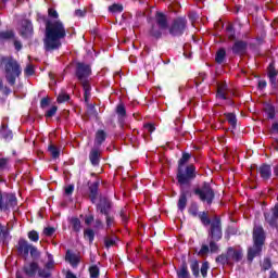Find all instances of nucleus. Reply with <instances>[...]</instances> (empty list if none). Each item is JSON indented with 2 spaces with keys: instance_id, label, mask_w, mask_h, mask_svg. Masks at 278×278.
<instances>
[{
  "instance_id": "f257e3e1",
  "label": "nucleus",
  "mask_w": 278,
  "mask_h": 278,
  "mask_svg": "<svg viewBox=\"0 0 278 278\" xmlns=\"http://www.w3.org/2000/svg\"><path fill=\"white\" fill-rule=\"evenodd\" d=\"M66 38V27L60 20L48 21L46 23V37L43 45L46 51H55L62 47V40Z\"/></svg>"
},
{
  "instance_id": "f03ea898",
  "label": "nucleus",
  "mask_w": 278,
  "mask_h": 278,
  "mask_svg": "<svg viewBox=\"0 0 278 278\" xmlns=\"http://www.w3.org/2000/svg\"><path fill=\"white\" fill-rule=\"evenodd\" d=\"M190 153H184L181 159L178 161L177 179L180 186H188V184L197 177V167H194V165H189L184 170V165L190 161Z\"/></svg>"
},
{
  "instance_id": "7ed1b4c3",
  "label": "nucleus",
  "mask_w": 278,
  "mask_h": 278,
  "mask_svg": "<svg viewBox=\"0 0 278 278\" xmlns=\"http://www.w3.org/2000/svg\"><path fill=\"white\" fill-rule=\"evenodd\" d=\"M266 240V235L264 233V228L262 226H254L253 229V247L249 249L248 260L253 262V258L257 257L262 253V247Z\"/></svg>"
},
{
  "instance_id": "20e7f679",
  "label": "nucleus",
  "mask_w": 278,
  "mask_h": 278,
  "mask_svg": "<svg viewBox=\"0 0 278 278\" xmlns=\"http://www.w3.org/2000/svg\"><path fill=\"white\" fill-rule=\"evenodd\" d=\"M199 218L202 224L205 226L211 225V230L208 232L210 238L213 240H220L223 238V228L220 227V218L214 217L213 220H210L207 213L203 212L199 215Z\"/></svg>"
},
{
  "instance_id": "39448f33",
  "label": "nucleus",
  "mask_w": 278,
  "mask_h": 278,
  "mask_svg": "<svg viewBox=\"0 0 278 278\" xmlns=\"http://www.w3.org/2000/svg\"><path fill=\"white\" fill-rule=\"evenodd\" d=\"M91 70L89 65L84 63H78L76 68V76L79 81L83 84V88L85 90V100L88 101V97H90V84H88V77H90Z\"/></svg>"
},
{
  "instance_id": "423d86ee",
  "label": "nucleus",
  "mask_w": 278,
  "mask_h": 278,
  "mask_svg": "<svg viewBox=\"0 0 278 278\" xmlns=\"http://www.w3.org/2000/svg\"><path fill=\"white\" fill-rule=\"evenodd\" d=\"M242 260V250L236 248H229L226 254H222L216 257L218 264H227L231 266L235 262Z\"/></svg>"
},
{
  "instance_id": "0eeeda50",
  "label": "nucleus",
  "mask_w": 278,
  "mask_h": 278,
  "mask_svg": "<svg viewBox=\"0 0 278 278\" xmlns=\"http://www.w3.org/2000/svg\"><path fill=\"white\" fill-rule=\"evenodd\" d=\"M21 75V65L13 59H7L5 63V78L11 86H14L16 77Z\"/></svg>"
},
{
  "instance_id": "6e6552de",
  "label": "nucleus",
  "mask_w": 278,
  "mask_h": 278,
  "mask_svg": "<svg viewBox=\"0 0 278 278\" xmlns=\"http://www.w3.org/2000/svg\"><path fill=\"white\" fill-rule=\"evenodd\" d=\"M194 194L199 197L203 203H207V205H212V202L214 201V190L207 182H205L202 187L197 188L194 190Z\"/></svg>"
},
{
  "instance_id": "1a4fd4ad",
  "label": "nucleus",
  "mask_w": 278,
  "mask_h": 278,
  "mask_svg": "<svg viewBox=\"0 0 278 278\" xmlns=\"http://www.w3.org/2000/svg\"><path fill=\"white\" fill-rule=\"evenodd\" d=\"M186 18L178 17L173 21V23L169 26V34L170 36H181L186 31Z\"/></svg>"
},
{
  "instance_id": "9d476101",
  "label": "nucleus",
  "mask_w": 278,
  "mask_h": 278,
  "mask_svg": "<svg viewBox=\"0 0 278 278\" xmlns=\"http://www.w3.org/2000/svg\"><path fill=\"white\" fill-rule=\"evenodd\" d=\"M16 203V197L8 194L3 197L2 203L0 204V210H2V212H8V210H14Z\"/></svg>"
},
{
  "instance_id": "9b49d317",
  "label": "nucleus",
  "mask_w": 278,
  "mask_h": 278,
  "mask_svg": "<svg viewBox=\"0 0 278 278\" xmlns=\"http://www.w3.org/2000/svg\"><path fill=\"white\" fill-rule=\"evenodd\" d=\"M265 220L270 227H277L278 203L271 208V211L265 213Z\"/></svg>"
},
{
  "instance_id": "f8f14e48",
  "label": "nucleus",
  "mask_w": 278,
  "mask_h": 278,
  "mask_svg": "<svg viewBox=\"0 0 278 278\" xmlns=\"http://www.w3.org/2000/svg\"><path fill=\"white\" fill-rule=\"evenodd\" d=\"M20 34L23 38H29L34 34V26L28 20H24L20 26Z\"/></svg>"
},
{
  "instance_id": "ddd939ff",
  "label": "nucleus",
  "mask_w": 278,
  "mask_h": 278,
  "mask_svg": "<svg viewBox=\"0 0 278 278\" xmlns=\"http://www.w3.org/2000/svg\"><path fill=\"white\" fill-rule=\"evenodd\" d=\"M39 265L36 262L27 263L24 265L23 270L26 277L34 278L38 273Z\"/></svg>"
},
{
  "instance_id": "4468645a",
  "label": "nucleus",
  "mask_w": 278,
  "mask_h": 278,
  "mask_svg": "<svg viewBox=\"0 0 278 278\" xmlns=\"http://www.w3.org/2000/svg\"><path fill=\"white\" fill-rule=\"evenodd\" d=\"M31 249V244H29L25 239H21L18 241L17 251L21 253V255H24V257H27L29 255V251Z\"/></svg>"
},
{
  "instance_id": "2eb2a0df",
  "label": "nucleus",
  "mask_w": 278,
  "mask_h": 278,
  "mask_svg": "<svg viewBox=\"0 0 278 278\" xmlns=\"http://www.w3.org/2000/svg\"><path fill=\"white\" fill-rule=\"evenodd\" d=\"M155 25L159 26L161 29H168V20L166 18V15L157 12L155 14Z\"/></svg>"
},
{
  "instance_id": "dca6fc26",
  "label": "nucleus",
  "mask_w": 278,
  "mask_h": 278,
  "mask_svg": "<svg viewBox=\"0 0 278 278\" xmlns=\"http://www.w3.org/2000/svg\"><path fill=\"white\" fill-rule=\"evenodd\" d=\"M258 175H261L262 179H270V176L273 175V170L270 168V165L263 164L258 167Z\"/></svg>"
},
{
  "instance_id": "f3484780",
  "label": "nucleus",
  "mask_w": 278,
  "mask_h": 278,
  "mask_svg": "<svg viewBox=\"0 0 278 278\" xmlns=\"http://www.w3.org/2000/svg\"><path fill=\"white\" fill-rule=\"evenodd\" d=\"M217 99H229V89L227 88V84H220L217 87Z\"/></svg>"
},
{
  "instance_id": "a211bd4d",
  "label": "nucleus",
  "mask_w": 278,
  "mask_h": 278,
  "mask_svg": "<svg viewBox=\"0 0 278 278\" xmlns=\"http://www.w3.org/2000/svg\"><path fill=\"white\" fill-rule=\"evenodd\" d=\"M187 205H188L187 193H186V191L181 190L180 197L178 200V210H180V212H184V210H186Z\"/></svg>"
},
{
  "instance_id": "6ab92c4d",
  "label": "nucleus",
  "mask_w": 278,
  "mask_h": 278,
  "mask_svg": "<svg viewBox=\"0 0 278 278\" xmlns=\"http://www.w3.org/2000/svg\"><path fill=\"white\" fill-rule=\"evenodd\" d=\"M66 262H68L72 266H77L79 264V255L67 252L65 255Z\"/></svg>"
},
{
  "instance_id": "aec40b11",
  "label": "nucleus",
  "mask_w": 278,
  "mask_h": 278,
  "mask_svg": "<svg viewBox=\"0 0 278 278\" xmlns=\"http://www.w3.org/2000/svg\"><path fill=\"white\" fill-rule=\"evenodd\" d=\"M99 157H101V152H99L97 149L91 150L89 159L93 166H98Z\"/></svg>"
},
{
  "instance_id": "412c9836",
  "label": "nucleus",
  "mask_w": 278,
  "mask_h": 278,
  "mask_svg": "<svg viewBox=\"0 0 278 278\" xmlns=\"http://www.w3.org/2000/svg\"><path fill=\"white\" fill-rule=\"evenodd\" d=\"M267 75L269 77V81L275 84V79L277 77V70H275V63H270L267 68Z\"/></svg>"
},
{
  "instance_id": "4be33fe9",
  "label": "nucleus",
  "mask_w": 278,
  "mask_h": 278,
  "mask_svg": "<svg viewBox=\"0 0 278 278\" xmlns=\"http://www.w3.org/2000/svg\"><path fill=\"white\" fill-rule=\"evenodd\" d=\"M98 210H100L101 214H108L110 211V201L108 199H103L98 204Z\"/></svg>"
},
{
  "instance_id": "5701e85b",
  "label": "nucleus",
  "mask_w": 278,
  "mask_h": 278,
  "mask_svg": "<svg viewBox=\"0 0 278 278\" xmlns=\"http://www.w3.org/2000/svg\"><path fill=\"white\" fill-rule=\"evenodd\" d=\"M103 142H105V131L98 130L96 134L94 144H96V147H101V144H103Z\"/></svg>"
},
{
  "instance_id": "b1692460",
  "label": "nucleus",
  "mask_w": 278,
  "mask_h": 278,
  "mask_svg": "<svg viewBox=\"0 0 278 278\" xmlns=\"http://www.w3.org/2000/svg\"><path fill=\"white\" fill-rule=\"evenodd\" d=\"M166 29H161L160 26H157L156 24L152 25V28L150 30V35L153 38H162V33L165 31Z\"/></svg>"
},
{
  "instance_id": "393cba45",
  "label": "nucleus",
  "mask_w": 278,
  "mask_h": 278,
  "mask_svg": "<svg viewBox=\"0 0 278 278\" xmlns=\"http://www.w3.org/2000/svg\"><path fill=\"white\" fill-rule=\"evenodd\" d=\"M244 49H247V43L244 41H237L232 47L233 53L239 54H241L244 51Z\"/></svg>"
},
{
  "instance_id": "a878e982",
  "label": "nucleus",
  "mask_w": 278,
  "mask_h": 278,
  "mask_svg": "<svg viewBox=\"0 0 278 278\" xmlns=\"http://www.w3.org/2000/svg\"><path fill=\"white\" fill-rule=\"evenodd\" d=\"M1 136L4 140H12V130L8 129V125L2 123Z\"/></svg>"
},
{
  "instance_id": "bb28decb",
  "label": "nucleus",
  "mask_w": 278,
  "mask_h": 278,
  "mask_svg": "<svg viewBox=\"0 0 278 278\" xmlns=\"http://www.w3.org/2000/svg\"><path fill=\"white\" fill-rule=\"evenodd\" d=\"M84 238L85 240H88L90 244H92V242H94V230L90 228L85 229Z\"/></svg>"
},
{
  "instance_id": "cd10ccee",
  "label": "nucleus",
  "mask_w": 278,
  "mask_h": 278,
  "mask_svg": "<svg viewBox=\"0 0 278 278\" xmlns=\"http://www.w3.org/2000/svg\"><path fill=\"white\" fill-rule=\"evenodd\" d=\"M50 155L54 159L58 160V157H60V149H58V147L50 144L48 148Z\"/></svg>"
},
{
  "instance_id": "c85d7f7f",
  "label": "nucleus",
  "mask_w": 278,
  "mask_h": 278,
  "mask_svg": "<svg viewBox=\"0 0 278 278\" xmlns=\"http://www.w3.org/2000/svg\"><path fill=\"white\" fill-rule=\"evenodd\" d=\"M225 55H227V52H225V49H220L217 53H216V62L218 64H223V62L225 61Z\"/></svg>"
},
{
  "instance_id": "c756f323",
  "label": "nucleus",
  "mask_w": 278,
  "mask_h": 278,
  "mask_svg": "<svg viewBox=\"0 0 278 278\" xmlns=\"http://www.w3.org/2000/svg\"><path fill=\"white\" fill-rule=\"evenodd\" d=\"M37 273H38V277H41V278H49V277H51V271L48 268H46V267L43 269L38 267Z\"/></svg>"
},
{
  "instance_id": "7c9ffc66",
  "label": "nucleus",
  "mask_w": 278,
  "mask_h": 278,
  "mask_svg": "<svg viewBox=\"0 0 278 278\" xmlns=\"http://www.w3.org/2000/svg\"><path fill=\"white\" fill-rule=\"evenodd\" d=\"M71 223L74 231L81 230V222L79 220V218H72Z\"/></svg>"
},
{
  "instance_id": "2f4dec72",
  "label": "nucleus",
  "mask_w": 278,
  "mask_h": 278,
  "mask_svg": "<svg viewBox=\"0 0 278 278\" xmlns=\"http://www.w3.org/2000/svg\"><path fill=\"white\" fill-rule=\"evenodd\" d=\"M225 116L229 125H231L232 127H236V123H237L236 115L233 113H227L225 114Z\"/></svg>"
},
{
  "instance_id": "473e14b6",
  "label": "nucleus",
  "mask_w": 278,
  "mask_h": 278,
  "mask_svg": "<svg viewBox=\"0 0 278 278\" xmlns=\"http://www.w3.org/2000/svg\"><path fill=\"white\" fill-rule=\"evenodd\" d=\"M70 99H71V97L66 92L62 91L59 94L56 101H58V103H64V102L68 101Z\"/></svg>"
},
{
  "instance_id": "72a5a7b5",
  "label": "nucleus",
  "mask_w": 278,
  "mask_h": 278,
  "mask_svg": "<svg viewBox=\"0 0 278 278\" xmlns=\"http://www.w3.org/2000/svg\"><path fill=\"white\" fill-rule=\"evenodd\" d=\"M116 113L118 114V116H121V118H125L127 111H125V105L119 104L116 108Z\"/></svg>"
},
{
  "instance_id": "f704fd0d",
  "label": "nucleus",
  "mask_w": 278,
  "mask_h": 278,
  "mask_svg": "<svg viewBox=\"0 0 278 278\" xmlns=\"http://www.w3.org/2000/svg\"><path fill=\"white\" fill-rule=\"evenodd\" d=\"M10 38H14L13 31H2L0 33V40H8Z\"/></svg>"
},
{
  "instance_id": "c9c22d12",
  "label": "nucleus",
  "mask_w": 278,
  "mask_h": 278,
  "mask_svg": "<svg viewBox=\"0 0 278 278\" xmlns=\"http://www.w3.org/2000/svg\"><path fill=\"white\" fill-rule=\"evenodd\" d=\"M28 238L29 240H31V242H38V240L40 239V237L38 236V232L35 230H31L28 232Z\"/></svg>"
},
{
  "instance_id": "e433bc0d",
  "label": "nucleus",
  "mask_w": 278,
  "mask_h": 278,
  "mask_svg": "<svg viewBox=\"0 0 278 278\" xmlns=\"http://www.w3.org/2000/svg\"><path fill=\"white\" fill-rule=\"evenodd\" d=\"M207 253H210V247H207V244H203L199 251V255L201 257H205V255H207Z\"/></svg>"
},
{
  "instance_id": "4c0bfd02",
  "label": "nucleus",
  "mask_w": 278,
  "mask_h": 278,
  "mask_svg": "<svg viewBox=\"0 0 278 278\" xmlns=\"http://www.w3.org/2000/svg\"><path fill=\"white\" fill-rule=\"evenodd\" d=\"M48 262L46 263V268L48 270H53L54 266H55V263L53 262V256L52 255H49L48 256Z\"/></svg>"
},
{
  "instance_id": "58836bf2",
  "label": "nucleus",
  "mask_w": 278,
  "mask_h": 278,
  "mask_svg": "<svg viewBox=\"0 0 278 278\" xmlns=\"http://www.w3.org/2000/svg\"><path fill=\"white\" fill-rule=\"evenodd\" d=\"M178 278H190L188 274V267H182L178 273Z\"/></svg>"
},
{
  "instance_id": "ea45409f",
  "label": "nucleus",
  "mask_w": 278,
  "mask_h": 278,
  "mask_svg": "<svg viewBox=\"0 0 278 278\" xmlns=\"http://www.w3.org/2000/svg\"><path fill=\"white\" fill-rule=\"evenodd\" d=\"M90 277L91 278H98L99 277V267L97 266H91L89 268Z\"/></svg>"
},
{
  "instance_id": "a19ab883",
  "label": "nucleus",
  "mask_w": 278,
  "mask_h": 278,
  "mask_svg": "<svg viewBox=\"0 0 278 278\" xmlns=\"http://www.w3.org/2000/svg\"><path fill=\"white\" fill-rule=\"evenodd\" d=\"M109 10L111 12H113L114 14H116L118 12H123V5H121V4H113V5L109 7Z\"/></svg>"
},
{
  "instance_id": "79ce46f5",
  "label": "nucleus",
  "mask_w": 278,
  "mask_h": 278,
  "mask_svg": "<svg viewBox=\"0 0 278 278\" xmlns=\"http://www.w3.org/2000/svg\"><path fill=\"white\" fill-rule=\"evenodd\" d=\"M191 270H192V274L194 275V277H199V262L198 261H194L191 264Z\"/></svg>"
},
{
  "instance_id": "37998d69",
  "label": "nucleus",
  "mask_w": 278,
  "mask_h": 278,
  "mask_svg": "<svg viewBox=\"0 0 278 278\" xmlns=\"http://www.w3.org/2000/svg\"><path fill=\"white\" fill-rule=\"evenodd\" d=\"M31 257H34L35 260L40 257V252L38 251V248L30 245V251H29Z\"/></svg>"
},
{
  "instance_id": "c03bdc74",
  "label": "nucleus",
  "mask_w": 278,
  "mask_h": 278,
  "mask_svg": "<svg viewBox=\"0 0 278 278\" xmlns=\"http://www.w3.org/2000/svg\"><path fill=\"white\" fill-rule=\"evenodd\" d=\"M216 240H214L212 237H211V241H210V251L211 253H216L218 251V245L216 244L215 242Z\"/></svg>"
},
{
  "instance_id": "a18cd8bd",
  "label": "nucleus",
  "mask_w": 278,
  "mask_h": 278,
  "mask_svg": "<svg viewBox=\"0 0 278 278\" xmlns=\"http://www.w3.org/2000/svg\"><path fill=\"white\" fill-rule=\"evenodd\" d=\"M56 112H58V106H52L49 111H47L46 118H52V116H55Z\"/></svg>"
},
{
  "instance_id": "49530a36",
  "label": "nucleus",
  "mask_w": 278,
  "mask_h": 278,
  "mask_svg": "<svg viewBox=\"0 0 278 278\" xmlns=\"http://www.w3.org/2000/svg\"><path fill=\"white\" fill-rule=\"evenodd\" d=\"M270 266H271L270 258H265L262 263V269L270 270Z\"/></svg>"
},
{
  "instance_id": "de8ad7c7",
  "label": "nucleus",
  "mask_w": 278,
  "mask_h": 278,
  "mask_svg": "<svg viewBox=\"0 0 278 278\" xmlns=\"http://www.w3.org/2000/svg\"><path fill=\"white\" fill-rule=\"evenodd\" d=\"M207 270H210V265L207 263H203L201 266L202 277H207Z\"/></svg>"
},
{
  "instance_id": "09e8293b",
  "label": "nucleus",
  "mask_w": 278,
  "mask_h": 278,
  "mask_svg": "<svg viewBox=\"0 0 278 278\" xmlns=\"http://www.w3.org/2000/svg\"><path fill=\"white\" fill-rule=\"evenodd\" d=\"M48 16L50 17V18H59V14H58V11L55 10V9H53V8H50L49 10H48Z\"/></svg>"
},
{
  "instance_id": "8fccbe9b",
  "label": "nucleus",
  "mask_w": 278,
  "mask_h": 278,
  "mask_svg": "<svg viewBox=\"0 0 278 278\" xmlns=\"http://www.w3.org/2000/svg\"><path fill=\"white\" fill-rule=\"evenodd\" d=\"M55 233V228L53 227H47L43 229V235L45 236H48V237H51Z\"/></svg>"
},
{
  "instance_id": "3c124183",
  "label": "nucleus",
  "mask_w": 278,
  "mask_h": 278,
  "mask_svg": "<svg viewBox=\"0 0 278 278\" xmlns=\"http://www.w3.org/2000/svg\"><path fill=\"white\" fill-rule=\"evenodd\" d=\"M104 244H105L106 249H110V247H114L116 244V241L112 238H105Z\"/></svg>"
},
{
  "instance_id": "603ef678",
  "label": "nucleus",
  "mask_w": 278,
  "mask_h": 278,
  "mask_svg": "<svg viewBox=\"0 0 278 278\" xmlns=\"http://www.w3.org/2000/svg\"><path fill=\"white\" fill-rule=\"evenodd\" d=\"M10 160L5 157H0V170H3L8 167Z\"/></svg>"
},
{
  "instance_id": "864d4df0",
  "label": "nucleus",
  "mask_w": 278,
  "mask_h": 278,
  "mask_svg": "<svg viewBox=\"0 0 278 278\" xmlns=\"http://www.w3.org/2000/svg\"><path fill=\"white\" fill-rule=\"evenodd\" d=\"M266 114H267L268 118H275V108L268 106L266 109Z\"/></svg>"
},
{
  "instance_id": "5fc2aeb1",
  "label": "nucleus",
  "mask_w": 278,
  "mask_h": 278,
  "mask_svg": "<svg viewBox=\"0 0 278 278\" xmlns=\"http://www.w3.org/2000/svg\"><path fill=\"white\" fill-rule=\"evenodd\" d=\"M92 223H94V216L93 215H86L85 216V225H92Z\"/></svg>"
},
{
  "instance_id": "6e6d98bb",
  "label": "nucleus",
  "mask_w": 278,
  "mask_h": 278,
  "mask_svg": "<svg viewBox=\"0 0 278 278\" xmlns=\"http://www.w3.org/2000/svg\"><path fill=\"white\" fill-rule=\"evenodd\" d=\"M189 214H191V216H198L199 207L197 205H191V207L189 208Z\"/></svg>"
},
{
  "instance_id": "4d7b16f0",
  "label": "nucleus",
  "mask_w": 278,
  "mask_h": 278,
  "mask_svg": "<svg viewBox=\"0 0 278 278\" xmlns=\"http://www.w3.org/2000/svg\"><path fill=\"white\" fill-rule=\"evenodd\" d=\"M227 36L229 40H233V38H236V33H233V29H231L230 26L227 28Z\"/></svg>"
},
{
  "instance_id": "13d9d810",
  "label": "nucleus",
  "mask_w": 278,
  "mask_h": 278,
  "mask_svg": "<svg viewBox=\"0 0 278 278\" xmlns=\"http://www.w3.org/2000/svg\"><path fill=\"white\" fill-rule=\"evenodd\" d=\"M144 129L149 131V134H153L155 131V126L153 124H146Z\"/></svg>"
},
{
  "instance_id": "bf43d9fd",
  "label": "nucleus",
  "mask_w": 278,
  "mask_h": 278,
  "mask_svg": "<svg viewBox=\"0 0 278 278\" xmlns=\"http://www.w3.org/2000/svg\"><path fill=\"white\" fill-rule=\"evenodd\" d=\"M103 227V222L101 219H96L93 224V229H101Z\"/></svg>"
},
{
  "instance_id": "052dcab7",
  "label": "nucleus",
  "mask_w": 278,
  "mask_h": 278,
  "mask_svg": "<svg viewBox=\"0 0 278 278\" xmlns=\"http://www.w3.org/2000/svg\"><path fill=\"white\" fill-rule=\"evenodd\" d=\"M75 190V186L70 185L67 187H65V194H73V191Z\"/></svg>"
},
{
  "instance_id": "680f3d73",
  "label": "nucleus",
  "mask_w": 278,
  "mask_h": 278,
  "mask_svg": "<svg viewBox=\"0 0 278 278\" xmlns=\"http://www.w3.org/2000/svg\"><path fill=\"white\" fill-rule=\"evenodd\" d=\"M40 105L41 108H47V105H49V98H42Z\"/></svg>"
},
{
  "instance_id": "e2e57ef3",
  "label": "nucleus",
  "mask_w": 278,
  "mask_h": 278,
  "mask_svg": "<svg viewBox=\"0 0 278 278\" xmlns=\"http://www.w3.org/2000/svg\"><path fill=\"white\" fill-rule=\"evenodd\" d=\"M75 16L84 17V16H86V11L76 10V11H75Z\"/></svg>"
},
{
  "instance_id": "0e129e2a",
  "label": "nucleus",
  "mask_w": 278,
  "mask_h": 278,
  "mask_svg": "<svg viewBox=\"0 0 278 278\" xmlns=\"http://www.w3.org/2000/svg\"><path fill=\"white\" fill-rule=\"evenodd\" d=\"M114 223V218H112L111 216L106 215V226L108 227H112Z\"/></svg>"
},
{
  "instance_id": "69168bd1",
  "label": "nucleus",
  "mask_w": 278,
  "mask_h": 278,
  "mask_svg": "<svg viewBox=\"0 0 278 278\" xmlns=\"http://www.w3.org/2000/svg\"><path fill=\"white\" fill-rule=\"evenodd\" d=\"M1 233H2V236L4 238V240H8L9 236H10V232L8 231V229L2 228L1 229Z\"/></svg>"
},
{
  "instance_id": "338daca9",
  "label": "nucleus",
  "mask_w": 278,
  "mask_h": 278,
  "mask_svg": "<svg viewBox=\"0 0 278 278\" xmlns=\"http://www.w3.org/2000/svg\"><path fill=\"white\" fill-rule=\"evenodd\" d=\"M14 47H15L16 51H21V49H23V46L21 45V41H18V40H14Z\"/></svg>"
},
{
  "instance_id": "774afa93",
  "label": "nucleus",
  "mask_w": 278,
  "mask_h": 278,
  "mask_svg": "<svg viewBox=\"0 0 278 278\" xmlns=\"http://www.w3.org/2000/svg\"><path fill=\"white\" fill-rule=\"evenodd\" d=\"M26 75H31L34 73V66L28 65L25 70Z\"/></svg>"
}]
</instances>
